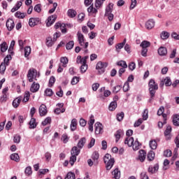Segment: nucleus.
<instances>
[{"label":"nucleus","mask_w":179,"mask_h":179,"mask_svg":"<svg viewBox=\"0 0 179 179\" xmlns=\"http://www.w3.org/2000/svg\"><path fill=\"white\" fill-rule=\"evenodd\" d=\"M77 37H78V41L79 44L84 43V41H85V36H83V34L82 33H80V31H78L77 33Z\"/></svg>","instance_id":"23"},{"label":"nucleus","mask_w":179,"mask_h":179,"mask_svg":"<svg viewBox=\"0 0 179 179\" xmlns=\"http://www.w3.org/2000/svg\"><path fill=\"white\" fill-rule=\"evenodd\" d=\"M25 174H27V176H30L32 173L31 171V166H28L25 169L24 171Z\"/></svg>","instance_id":"64"},{"label":"nucleus","mask_w":179,"mask_h":179,"mask_svg":"<svg viewBox=\"0 0 179 179\" xmlns=\"http://www.w3.org/2000/svg\"><path fill=\"white\" fill-rule=\"evenodd\" d=\"M26 13H22L20 11H17L15 13V17H17V19H24L26 17Z\"/></svg>","instance_id":"25"},{"label":"nucleus","mask_w":179,"mask_h":179,"mask_svg":"<svg viewBox=\"0 0 179 179\" xmlns=\"http://www.w3.org/2000/svg\"><path fill=\"white\" fill-rule=\"evenodd\" d=\"M149 86V92L150 94V99H149V101H152L153 100V98L155 97V94H156V90L159 89V85L156 83L155 80L151 79L148 83Z\"/></svg>","instance_id":"1"},{"label":"nucleus","mask_w":179,"mask_h":179,"mask_svg":"<svg viewBox=\"0 0 179 179\" xmlns=\"http://www.w3.org/2000/svg\"><path fill=\"white\" fill-rule=\"evenodd\" d=\"M39 90H40V84L36 82H34L31 85L30 92H31V93H36V92Z\"/></svg>","instance_id":"12"},{"label":"nucleus","mask_w":179,"mask_h":179,"mask_svg":"<svg viewBox=\"0 0 179 179\" xmlns=\"http://www.w3.org/2000/svg\"><path fill=\"white\" fill-rule=\"evenodd\" d=\"M57 6H58V3H53V7L52 9L49 10L48 13H50V14L54 13V12H55V9H57Z\"/></svg>","instance_id":"60"},{"label":"nucleus","mask_w":179,"mask_h":179,"mask_svg":"<svg viewBox=\"0 0 179 179\" xmlns=\"http://www.w3.org/2000/svg\"><path fill=\"white\" fill-rule=\"evenodd\" d=\"M85 143H86V138L83 137L78 141V148H79L80 149H82V148L85 146Z\"/></svg>","instance_id":"32"},{"label":"nucleus","mask_w":179,"mask_h":179,"mask_svg":"<svg viewBox=\"0 0 179 179\" xmlns=\"http://www.w3.org/2000/svg\"><path fill=\"white\" fill-rule=\"evenodd\" d=\"M145 27L148 30H150L155 27V20H149L145 22Z\"/></svg>","instance_id":"13"},{"label":"nucleus","mask_w":179,"mask_h":179,"mask_svg":"<svg viewBox=\"0 0 179 179\" xmlns=\"http://www.w3.org/2000/svg\"><path fill=\"white\" fill-rule=\"evenodd\" d=\"M48 124H51V117H46L44 120V121L42 122V125H43V127H45V125H48Z\"/></svg>","instance_id":"48"},{"label":"nucleus","mask_w":179,"mask_h":179,"mask_svg":"<svg viewBox=\"0 0 179 179\" xmlns=\"http://www.w3.org/2000/svg\"><path fill=\"white\" fill-rule=\"evenodd\" d=\"M134 137H127L124 141L125 145H127L129 148H131L134 145Z\"/></svg>","instance_id":"15"},{"label":"nucleus","mask_w":179,"mask_h":179,"mask_svg":"<svg viewBox=\"0 0 179 179\" xmlns=\"http://www.w3.org/2000/svg\"><path fill=\"white\" fill-rule=\"evenodd\" d=\"M150 45V42L148 41H143L141 44L140 46L142 47V48H148Z\"/></svg>","instance_id":"45"},{"label":"nucleus","mask_w":179,"mask_h":179,"mask_svg":"<svg viewBox=\"0 0 179 179\" xmlns=\"http://www.w3.org/2000/svg\"><path fill=\"white\" fill-rule=\"evenodd\" d=\"M0 50L1 52H6L8 50V43L3 42L0 45Z\"/></svg>","instance_id":"33"},{"label":"nucleus","mask_w":179,"mask_h":179,"mask_svg":"<svg viewBox=\"0 0 179 179\" xmlns=\"http://www.w3.org/2000/svg\"><path fill=\"white\" fill-rule=\"evenodd\" d=\"M34 10L37 13H40L41 12V4H36L34 8Z\"/></svg>","instance_id":"56"},{"label":"nucleus","mask_w":179,"mask_h":179,"mask_svg":"<svg viewBox=\"0 0 179 179\" xmlns=\"http://www.w3.org/2000/svg\"><path fill=\"white\" fill-rule=\"evenodd\" d=\"M76 155H71V157H70L69 163L71 166H73L75 164V162H76Z\"/></svg>","instance_id":"47"},{"label":"nucleus","mask_w":179,"mask_h":179,"mask_svg":"<svg viewBox=\"0 0 179 179\" xmlns=\"http://www.w3.org/2000/svg\"><path fill=\"white\" fill-rule=\"evenodd\" d=\"M79 153H80V150L78 149L76 146L73 147L71 151V155H76V156H79Z\"/></svg>","instance_id":"31"},{"label":"nucleus","mask_w":179,"mask_h":179,"mask_svg":"<svg viewBox=\"0 0 179 179\" xmlns=\"http://www.w3.org/2000/svg\"><path fill=\"white\" fill-rule=\"evenodd\" d=\"M108 64L106 62H99L96 64V69L100 70L101 73H104V69H106V66H108Z\"/></svg>","instance_id":"6"},{"label":"nucleus","mask_w":179,"mask_h":179,"mask_svg":"<svg viewBox=\"0 0 179 179\" xmlns=\"http://www.w3.org/2000/svg\"><path fill=\"white\" fill-rule=\"evenodd\" d=\"M108 108H109V111H114V110L117 108V101H112L110 103Z\"/></svg>","instance_id":"30"},{"label":"nucleus","mask_w":179,"mask_h":179,"mask_svg":"<svg viewBox=\"0 0 179 179\" xmlns=\"http://www.w3.org/2000/svg\"><path fill=\"white\" fill-rule=\"evenodd\" d=\"M115 142H118V141H120V139L121 138V136H124V130H121L119 129L116 131V133L115 134Z\"/></svg>","instance_id":"16"},{"label":"nucleus","mask_w":179,"mask_h":179,"mask_svg":"<svg viewBox=\"0 0 179 179\" xmlns=\"http://www.w3.org/2000/svg\"><path fill=\"white\" fill-rule=\"evenodd\" d=\"M62 27H65V24H61V22H56L55 24V29H61Z\"/></svg>","instance_id":"62"},{"label":"nucleus","mask_w":179,"mask_h":179,"mask_svg":"<svg viewBox=\"0 0 179 179\" xmlns=\"http://www.w3.org/2000/svg\"><path fill=\"white\" fill-rule=\"evenodd\" d=\"M169 37H170V34L167 31H162L161 34V38H162V40H167V38H169Z\"/></svg>","instance_id":"44"},{"label":"nucleus","mask_w":179,"mask_h":179,"mask_svg":"<svg viewBox=\"0 0 179 179\" xmlns=\"http://www.w3.org/2000/svg\"><path fill=\"white\" fill-rule=\"evenodd\" d=\"M158 54L161 57H164V56L167 55V48H166L164 47H160L158 49Z\"/></svg>","instance_id":"18"},{"label":"nucleus","mask_w":179,"mask_h":179,"mask_svg":"<svg viewBox=\"0 0 179 179\" xmlns=\"http://www.w3.org/2000/svg\"><path fill=\"white\" fill-rule=\"evenodd\" d=\"M57 15H52L48 18V22L46 23L47 27H50V26H52L54 23H55V20H57Z\"/></svg>","instance_id":"8"},{"label":"nucleus","mask_w":179,"mask_h":179,"mask_svg":"<svg viewBox=\"0 0 179 179\" xmlns=\"http://www.w3.org/2000/svg\"><path fill=\"white\" fill-rule=\"evenodd\" d=\"M92 159L94 160V164L97 166V164H99V152H94L92 154Z\"/></svg>","instance_id":"19"},{"label":"nucleus","mask_w":179,"mask_h":179,"mask_svg":"<svg viewBox=\"0 0 179 179\" xmlns=\"http://www.w3.org/2000/svg\"><path fill=\"white\" fill-rule=\"evenodd\" d=\"M125 44H127V39L126 38L124 39L123 42H122L120 43H118L116 45L115 48H116L117 51L119 52L120 50H122V48H124V45H125Z\"/></svg>","instance_id":"24"},{"label":"nucleus","mask_w":179,"mask_h":179,"mask_svg":"<svg viewBox=\"0 0 179 179\" xmlns=\"http://www.w3.org/2000/svg\"><path fill=\"white\" fill-rule=\"evenodd\" d=\"M128 67L130 71H134V69L136 68V64H135V62H132L129 64Z\"/></svg>","instance_id":"58"},{"label":"nucleus","mask_w":179,"mask_h":179,"mask_svg":"<svg viewBox=\"0 0 179 179\" xmlns=\"http://www.w3.org/2000/svg\"><path fill=\"white\" fill-rule=\"evenodd\" d=\"M55 83V77L51 76L49 80V87H52Z\"/></svg>","instance_id":"53"},{"label":"nucleus","mask_w":179,"mask_h":179,"mask_svg":"<svg viewBox=\"0 0 179 179\" xmlns=\"http://www.w3.org/2000/svg\"><path fill=\"white\" fill-rule=\"evenodd\" d=\"M22 101V96H18L13 101V106L14 108H17Z\"/></svg>","instance_id":"17"},{"label":"nucleus","mask_w":179,"mask_h":179,"mask_svg":"<svg viewBox=\"0 0 179 179\" xmlns=\"http://www.w3.org/2000/svg\"><path fill=\"white\" fill-rule=\"evenodd\" d=\"M87 59H89V56H85L82 57V56H78L76 63L81 64L82 66H80V72L81 73H85L87 71V65L86 62H87Z\"/></svg>","instance_id":"2"},{"label":"nucleus","mask_w":179,"mask_h":179,"mask_svg":"<svg viewBox=\"0 0 179 179\" xmlns=\"http://www.w3.org/2000/svg\"><path fill=\"white\" fill-rule=\"evenodd\" d=\"M6 26L9 31H12L15 29V22L10 18L7 20Z\"/></svg>","instance_id":"9"},{"label":"nucleus","mask_w":179,"mask_h":179,"mask_svg":"<svg viewBox=\"0 0 179 179\" xmlns=\"http://www.w3.org/2000/svg\"><path fill=\"white\" fill-rule=\"evenodd\" d=\"M164 83L166 86H171V79H170L169 77H166L164 79Z\"/></svg>","instance_id":"59"},{"label":"nucleus","mask_w":179,"mask_h":179,"mask_svg":"<svg viewBox=\"0 0 179 179\" xmlns=\"http://www.w3.org/2000/svg\"><path fill=\"white\" fill-rule=\"evenodd\" d=\"M113 176H114V178L115 179H120L121 178V171L118 169V168H116L113 172Z\"/></svg>","instance_id":"20"},{"label":"nucleus","mask_w":179,"mask_h":179,"mask_svg":"<svg viewBox=\"0 0 179 179\" xmlns=\"http://www.w3.org/2000/svg\"><path fill=\"white\" fill-rule=\"evenodd\" d=\"M10 159L14 160V162H19L20 160V157H19V154L14 153L10 155Z\"/></svg>","instance_id":"38"},{"label":"nucleus","mask_w":179,"mask_h":179,"mask_svg":"<svg viewBox=\"0 0 179 179\" xmlns=\"http://www.w3.org/2000/svg\"><path fill=\"white\" fill-rule=\"evenodd\" d=\"M147 159L149 160V162L155 160V152L152 150L150 151L148 154Z\"/></svg>","instance_id":"35"},{"label":"nucleus","mask_w":179,"mask_h":179,"mask_svg":"<svg viewBox=\"0 0 179 179\" xmlns=\"http://www.w3.org/2000/svg\"><path fill=\"white\" fill-rule=\"evenodd\" d=\"M103 132V124L100 122H96L95 124V134L96 135H100Z\"/></svg>","instance_id":"10"},{"label":"nucleus","mask_w":179,"mask_h":179,"mask_svg":"<svg viewBox=\"0 0 179 179\" xmlns=\"http://www.w3.org/2000/svg\"><path fill=\"white\" fill-rule=\"evenodd\" d=\"M117 65L118 66H122V68H128V64H127V62L124 60L117 62Z\"/></svg>","instance_id":"43"},{"label":"nucleus","mask_w":179,"mask_h":179,"mask_svg":"<svg viewBox=\"0 0 179 179\" xmlns=\"http://www.w3.org/2000/svg\"><path fill=\"white\" fill-rule=\"evenodd\" d=\"M27 76L28 78L29 82L30 83L34 82V80H37V70L35 69H30L28 71Z\"/></svg>","instance_id":"5"},{"label":"nucleus","mask_w":179,"mask_h":179,"mask_svg":"<svg viewBox=\"0 0 179 179\" xmlns=\"http://www.w3.org/2000/svg\"><path fill=\"white\" fill-rule=\"evenodd\" d=\"M62 141L64 143H67L68 141H69V138L68 137V135H66V134H63L62 136Z\"/></svg>","instance_id":"61"},{"label":"nucleus","mask_w":179,"mask_h":179,"mask_svg":"<svg viewBox=\"0 0 179 179\" xmlns=\"http://www.w3.org/2000/svg\"><path fill=\"white\" fill-rule=\"evenodd\" d=\"M73 45H75V42L73 41H70L66 45V50H72L73 48Z\"/></svg>","instance_id":"41"},{"label":"nucleus","mask_w":179,"mask_h":179,"mask_svg":"<svg viewBox=\"0 0 179 179\" xmlns=\"http://www.w3.org/2000/svg\"><path fill=\"white\" fill-rule=\"evenodd\" d=\"M47 106L44 104H42L39 107V115L41 117H44L45 115H47Z\"/></svg>","instance_id":"11"},{"label":"nucleus","mask_w":179,"mask_h":179,"mask_svg":"<svg viewBox=\"0 0 179 179\" xmlns=\"http://www.w3.org/2000/svg\"><path fill=\"white\" fill-rule=\"evenodd\" d=\"M20 139H21L20 135H17V134L15 135L14 139H13L14 143H20Z\"/></svg>","instance_id":"55"},{"label":"nucleus","mask_w":179,"mask_h":179,"mask_svg":"<svg viewBox=\"0 0 179 179\" xmlns=\"http://www.w3.org/2000/svg\"><path fill=\"white\" fill-rule=\"evenodd\" d=\"M103 162L106 164V170L109 171L110 169H113V166L115 163V159L111 157V155L106 154L103 157Z\"/></svg>","instance_id":"3"},{"label":"nucleus","mask_w":179,"mask_h":179,"mask_svg":"<svg viewBox=\"0 0 179 179\" xmlns=\"http://www.w3.org/2000/svg\"><path fill=\"white\" fill-rule=\"evenodd\" d=\"M5 71H6V64L1 63L0 65V73L3 75L5 73Z\"/></svg>","instance_id":"46"},{"label":"nucleus","mask_w":179,"mask_h":179,"mask_svg":"<svg viewBox=\"0 0 179 179\" xmlns=\"http://www.w3.org/2000/svg\"><path fill=\"white\" fill-rule=\"evenodd\" d=\"M54 43H55V41H54V38L52 39V37H48L46 38V45L48 47H52Z\"/></svg>","instance_id":"27"},{"label":"nucleus","mask_w":179,"mask_h":179,"mask_svg":"<svg viewBox=\"0 0 179 179\" xmlns=\"http://www.w3.org/2000/svg\"><path fill=\"white\" fill-rule=\"evenodd\" d=\"M175 143L176 145V148L173 150V154L178 155V148H179V134L175 138Z\"/></svg>","instance_id":"22"},{"label":"nucleus","mask_w":179,"mask_h":179,"mask_svg":"<svg viewBox=\"0 0 179 179\" xmlns=\"http://www.w3.org/2000/svg\"><path fill=\"white\" fill-rule=\"evenodd\" d=\"M124 112H121L120 113H117V120L119 122L122 121L124 120Z\"/></svg>","instance_id":"52"},{"label":"nucleus","mask_w":179,"mask_h":179,"mask_svg":"<svg viewBox=\"0 0 179 179\" xmlns=\"http://www.w3.org/2000/svg\"><path fill=\"white\" fill-rule=\"evenodd\" d=\"M104 1H106V0H96L95 8L99 9V8H100L101 6V5H103Z\"/></svg>","instance_id":"49"},{"label":"nucleus","mask_w":179,"mask_h":179,"mask_svg":"<svg viewBox=\"0 0 179 179\" xmlns=\"http://www.w3.org/2000/svg\"><path fill=\"white\" fill-rule=\"evenodd\" d=\"M145 159H146V152H145L143 150H141L139 151L138 160L143 162H145Z\"/></svg>","instance_id":"14"},{"label":"nucleus","mask_w":179,"mask_h":179,"mask_svg":"<svg viewBox=\"0 0 179 179\" xmlns=\"http://www.w3.org/2000/svg\"><path fill=\"white\" fill-rule=\"evenodd\" d=\"M37 127V123H36V118L31 117L29 122V128L30 129H34Z\"/></svg>","instance_id":"26"},{"label":"nucleus","mask_w":179,"mask_h":179,"mask_svg":"<svg viewBox=\"0 0 179 179\" xmlns=\"http://www.w3.org/2000/svg\"><path fill=\"white\" fill-rule=\"evenodd\" d=\"M171 155H173V152L170 150H166L164 152V156H165V157H171Z\"/></svg>","instance_id":"57"},{"label":"nucleus","mask_w":179,"mask_h":179,"mask_svg":"<svg viewBox=\"0 0 179 179\" xmlns=\"http://www.w3.org/2000/svg\"><path fill=\"white\" fill-rule=\"evenodd\" d=\"M45 94H46V96H52V94H54V92H52V90H51L50 88H47L45 90Z\"/></svg>","instance_id":"54"},{"label":"nucleus","mask_w":179,"mask_h":179,"mask_svg":"<svg viewBox=\"0 0 179 179\" xmlns=\"http://www.w3.org/2000/svg\"><path fill=\"white\" fill-rule=\"evenodd\" d=\"M67 15L69 17H75L76 16V11L73 9H69L67 11Z\"/></svg>","instance_id":"39"},{"label":"nucleus","mask_w":179,"mask_h":179,"mask_svg":"<svg viewBox=\"0 0 179 179\" xmlns=\"http://www.w3.org/2000/svg\"><path fill=\"white\" fill-rule=\"evenodd\" d=\"M132 148H133V150H139V149L141 148V143H139V141H138V140H136L134 143Z\"/></svg>","instance_id":"40"},{"label":"nucleus","mask_w":179,"mask_h":179,"mask_svg":"<svg viewBox=\"0 0 179 179\" xmlns=\"http://www.w3.org/2000/svg\"><path fill=\"white\" fill-rule=\"evenodd\" d=\"M78 125V120L76 119H73L71 123V131H75Z\"/></svg>","instance_id":"34"},{"label":"nucleus","mask_w":179,"mask_h":179,"mask_svg":"<svg viewBox=\"0 0 179 179\" xmlns=\"http://www.w3.org/2000/svg\"><path fill=\"white\" fill-rule=\"evenodd\" d=\"M30 100V92L29 91H26L24 95V99L22 101L24 103H27Z\"/></svg>","instance_id":"37"},{"label":"nucleus","mask_w":179,"mask_h":179,"mask_svg":"<svg viewBox=\"0 0 179 179\" xmlns=\"http://www.w3.org/2000/svg\"><path fill=\"white\" fill-rule=\"evenodd\" d=\"M114 9V4L110 3L106 8L105 16H106L110 22L114 19V15L112 13Z\"/></svg>","instance_id":"4"},{"label":"nucleus","mask_w":179,"mask_h":179,"mask_svg":"<svg viewBox=\"0 0 179 179\" xmlns=\"http://www.w3.org/2000/svg\"><path fill=\"white\" fill-rule=\"evenodd\" d=\"M64 179H75V173L69 172Z\"/></svg>","instance_id":"51"},{"label":"nucleus","mask_w":179,"mask_h":179,"mask_svg":"<svg viewBox=\"0 0 179 179\" xmlns=\"http://www.w3.org/2000/svg\"><path fill=\"white\" fill-rule=\"evenodd\" d=\"M60 62L62 64H63L62 65V66H63V68H66V64H68L69 62V60H68V57H62L60 58Z\"/></svg>","instance_id":"28"},{"label":"nucleus","mask_w":179,"mask_h":179,"mask_svg":"<svg viewBox=\"0 0 179 179\" xmlns=\"http://www.w3.org/2000/svg\"><path fill=\"white\" fill-rule=\"evenodd\" d=\"M173 123L175 127H179V115L175 114L173 115Z\"/></svg>","instance_id":"21"},{"label":"nucleus","mask_w":179,"mask_h":179,"mask_svg":"<svg viewBox=\"0 0 179 179\" xmlns=\"http://www.w3.org/2000/svg\"><path fill=\"white\" fill-rule=\"evenodd\" d=\"M150 148L152 150H155V149H157V142L156 140H152L150 141Z\"/></svg>","instance_id":"29"},{"label":"nucleus","mask_w":179,"mask_h":179,"mask_svg":"<svg viewBox=\"0 0 179 179\" xmlns=\"http://www.w3.org/2000/svg\"><path fill=\"white\" fill-rule=\"evenodd\" d=\"M31 53V48L30 46H27L24 48V57L25 58H27L29 55Z\"/></svg>","instance_id":"36"},{"label":"nucleus","mask_w":179,"mask_h":179,"mask_svg":"<svg viewBox=\"0 0 179 179\" xmlns=\"http://www.w3.org/2000/svg\"><path fill=\"white\" fill-rule=\"evenodd\" d=\"M12 59V56L10 55H8L3 59V64L6 65V66H9V61Z\"/></svg>","instance_id":"42"},{"label":"nucleus","mask_w":179,"mask_h":179,"mask_svg":"<svg viewBox=\"0 0 179 179\" xmlns=\"http://www.w3.org/2000/svg\"><path fill=\"white\" fill-rule=\"evenodd\" d=\"M129 90V83L126 82L123 86V92H128Z\"/></svg>","instance_id":"63"},{"label":"nucleus","mask_w":179,"mask_h":179,"mask_svg":"<svg viewBox=\"0 0 179 179\" xmlns=\"http://www.w3.org/2000/svg\"><path fill=\"white\" fill-rule=\"evenodd\" d=\"M40 22H41V20H40L39 17H32L29 19V24L30 27H34V26H37Z\"/></svg>","instance_id":"7"},{"label":"nucleus","mask_w":179,"mask_h":179,"mask_svg":"<svg viewBox=\"0 0 179 179\" xmlns=\"http://www.w3.org/2000/svg\"><path fill=\"white\" fill-rule=\"evenodd\" d=\"M87 12L89 13H97V9L94 8V7H93V6H90L88 8H87Z\"/></svg>","instance_id":"50"}]
</instances>
